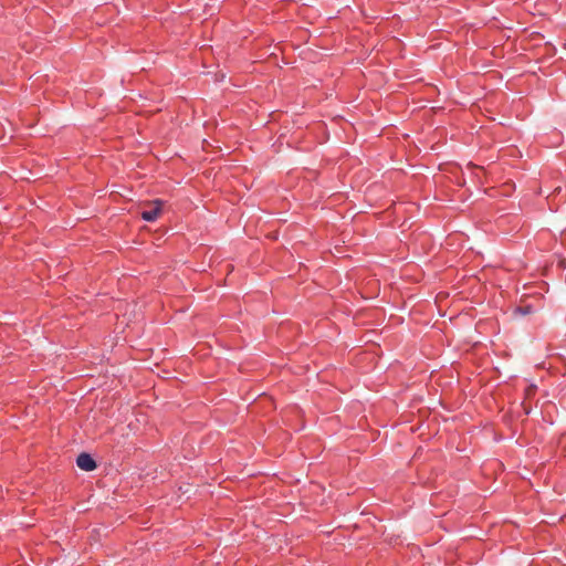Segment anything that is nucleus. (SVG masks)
<instances>
[{
	"mask_svg": "<svg viewBox=\"0 0 566 566\" xmlns=\"http://www.w3.org/2000/svg\"><path fill=\"white\" fill-rule=\"evenodd\" d=\"M149 209H145L140 212V217L147 222H154L158 219L163 211L164 201L160 199H155L149 203Z\"/></svg>",
	"mask_w": 566,
	"mask_h": 566,
	"instance_id": "f257e3e1",
	"label": "nucleus"
},
{
	"mask_svg": "<svg viewBox=\"0 0 566 566\" xmlns=\"http://www.w3.org/2000/svg\"><path fill=\"white\" fill-rule=\"evenodd\" d=\"M77 467L86 472L93 471L96 469L97 464L93 457L86 452L78 454L76 458Z\"/></svg>",
	"mask_w": 566,
	"mask_h": 566,
	"instance_id": "f03ea898",
	"label": "nucleus"
},
{
	"mask_svg": "<svg viewBox=\"0 0 566 566\" xmlns=\"http://www.w3.org/2000/svg\"><path fill=\"white\" fill-rule=\"evenodd\" d=\"M515 313L517 314H521V315H528V314H532L534 312V306L531 305V304H523V305H518L515 311Z\"/></svg>",
	"mask_w": 566,
	"mask_h": 566,
	"instance_id": "7ed1b4c3",
	"label": "nucleus"
}]
</instances>
